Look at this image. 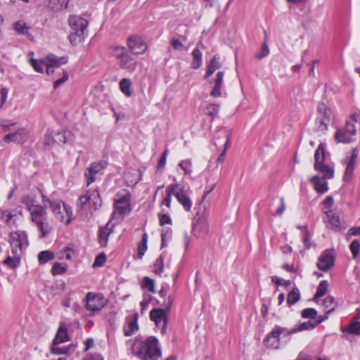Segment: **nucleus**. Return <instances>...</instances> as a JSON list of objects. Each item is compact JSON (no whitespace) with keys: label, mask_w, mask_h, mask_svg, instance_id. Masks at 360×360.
Masks as SVG:
<instances>
[{"label":"nucleus","mask_w":360,"mask_h":360,"mask_svg":"<svg viewBox=\"0 0 360 360\" xmlns=\"http://www.w3.org/2000/svg\"><path fill=\"white\" fill-rule=\"evenodd\" d=\"M21 202L30 212L31 221L36 224L39 230L41 233L40 238H45L52 229L48 222L45 205H39L34 198L30 195H23L21 198Z\"/></svg>","instance_id":"obj_1"},{"label":"nucleus","mask_w":360,"mask_h":360,"mask_svg":"<svg viewBox=\"0 0 360 360\" xmlns=\"http://www.w3.org/2000/svg\"><path fill=\"white\" fill-rule=\"evenodd\" d=\"M324 146L321 143L314 155L315 164L314 169L323 174V177L314 176L310 181L313 183L314 189L319 193H324L328 191V183L326 179H332L334 176V170L332 167L324 164L325 152Z\"/></svg>","instance_id":"obj_2"},{"label":"nucleus","mask_w":360,"mask_h":360,"mask_svg":"<svg viewBox=\"0 0 360 360\" xmlns=\"http://www.w3.org/2000/svg\"><path fill=\"white\" fill-rule=\"evenodd\" d=\"M131 352L141 360H158L161 356L158 340L154 336L144 342L136 338L131 347Z\"/></svg>","instance_id":"obj_3"},{"label":"nucleus","mask_w":360,"mask_h":360,"mask_svg":"<svg viewBox=\"0 0 360 360\" xmlns=\"http://www.w3.org/2000/svg\"><path fill=\"white\" fill-rule=\"evenodd\" d=\"M42 202L45 205V207L50 208L56 218L61 222H65L68 224L72 220V212L71 208L66 204L63 203L61 207L60 201L51 200L44 195H41Z\"/></svg>","instance_id":"obj_4"},{"label":"nucleus","mask_w":360,"mask_h":360,"mask_svg":"<svg viewBox=\"0 0 360 360\" xmlns=\"http://www.w3.org/2000/svg\"><path fill=\"white\" fill-rule=\"evenodd\" d=\"M8 243L11 253L16 254V252L22 253V250L29 245L27 234L24 231H11L8 235Z\"/></svg>","instance_id":"obj_5"},{"label":"nucleus","mask_w":360,"mask_h":360,"mask_svg":"<svg viewBox=\"0 0 360 360\" xmlns=\"http://www.w3.org/2000/svg\"><path fill=\"white\" fill-rule=\"evenodd\" d=\"M288 336V328L276 326L273 330L266 335L264 343L269 349H277L280 346V336Z\"/></svg>","instance_id":"obj_6"},{"label":"nucleus","mask_w":360,"mask_h":360,"mask_svg":"<svg viewBox=\"0 0 360 360\" xmlns=\"http://www.w3.org/2000/svg\"><path fill=\"white\" fill-rule=\"evenodd\" d=\"M172 303V300L169 299V303L167 306V310L161 308L153 309L150 312V318L154 321L158 327L161 328V333L165 334L167 331V310L169 309Z\"/></svg>","instance_id":"obj_7"},{"label":"nucleus","mask_w":360,"mask_h":360,"mask_svg":"<svg viewBox=\"0 0 360 360\" xmlns=\"http://www.w3.org/2000/svg\"><path fill=\"white\" fill-rule=\"evenodd\" d=\"M127 46L132 55H142L148 49L143 39L138 35L129 37L127 39Z\"/></svg>","instance_id":"obj_8"},{"label":"nucleus","mask_w":360,"mask_h":360,"mask_svg":"<svg viewBox=\"0 0 360 360\" xmlns=\"http://www.w3.org/2000/svg\"><path fill=\"white\" fill-rule=\"evenodd\" d=\"M355 134L354 124L350 122H347L343 128L336 131L335 138L338 143H349L353 141V136Z\"/></svg>","instance_id":"obj_9"},{"label":"nucleus","mask_w":360,"mask_h":360,"mask_svg":"<svg viewBox=\"0 0 360 360\" xmlns=\"http://www.w3.org/2000/svg\"><path fill=\"white\" fill-rule=\"evenodd\" d=\"M107 162L99 160L92 162L86 169L84 176L86 178V186H89L95 181V176L107 167Z\"/></svg>","instance_id":"obj_10"},{"label":"nucleus","mask_w":360,"mask_h":360,"mask_svg":"<svg viewBox=\"0 0 360 360\" xmlns=\"http://www.w3.org/2000/svg\"><path fill=\"white\" fill-rule=\"evenodd\" d=\"M171 192H174V196L179 203L183 206L186 212H190L192 207V201L184 190V187L179 184H175V189Z\"/></svg>","instance_id":"obj_11"},{"label":"nucleus","mask_w":360,"mask_h":360,"mask_svg":"<svg viewBox=\"0 0 360 360\" xmlns=\"http://www.w3.org/2000/svg\"><path fill=\"white\" fill-rule=\"evenodd\" d=\"M29 139V131L26 128H20L14 132L5 135L3 140L6 143L13 142L18 144H23Z\"/></svg>","instance_id":"obj_12"},{"label":"nucleus","mask_w":360,"mask_h":360,"mask_svg":"<svg viewBox=\"0 0 360 360\" xmlns=\"http://www.w3.org/2000/svg\"><path fill=\"white\" fill-rule=\"evenodd\" d=\"M86 309L95 312L100 311L104 306L103 298L92 292H88L85 297Z\"/></svg>","instance_id":"obj_13"},{"label":"nucleus","mask_w":360,"mask_h":360,"mask_svg":"<svg viewBox=\"0 0 360 360\" xmlns=\"http://www.w3.org/2000/svg\"><path fill=\"white\" fill-rule=\"evenodd\" d=\"M335 257L330 250H325L319 257L317 267L323 271H328L334 264Z\"/></svg>","instance_id":"obj_14"},{"label":"nucleus","mask_w":360,"mask_h":360,"mask_svg":"<svg viewBox=\"0 0 360 360\" xmlns=\"http://www.w3.org/2000/svg\"><path fill=\"white\" fill-rule=\"evenodd\" d=\"M138 319L137 312H134L126 317L123 328L125 336H131L139 330Z\"/></svg>","instance_id":"obj_15"},{"label":"nucleus","mask_w":360,"mask_h":360,"mask_svg":"<svg viewBox=\"0 0 360 360\" xmlns=\"http://www.w3.org/2000/svg\"><path fill=\"white\" fill-rule=\"evenodd\" d=\"M91 202L95 205V210L98 209V205L100 207V195L98 191H87L85 195L79 197L78 204L82 207Z\"/></svg>","instance_id":"obj_16"},{"label":"nucleus","mask_w":360,"mask_h":360,"mask_svg":"<svg viewBox=\"0 0 360 360\" xmlns=\"http://www.w3.org/2000/svg\"><path fill=\"white\" fill-rule=\"evenodd\" d=\"M68 23L72 32L84 33V30L88 25V21L79 15H70L68 19Z\"/></svg>","instance_id":"obj_17"},{"label":"nucleus","mask_w":360,"mask_h":360,"mask_svg":"<svg viewBox=\"0 0 360 360\" xmlns=\"http://www.w3.org/2000/svg\"><path fill=\"white\" fill-rule=\"evenodd\" d=\"M325 214L326 215V218L324 219V221L327 227L335 231H340L341 226L339 216L332 210L326 211Z\"/></svg>","instance_id":"obj_18"},{"label":"nucleus","mask_w":360,"mask_h":360,"mask_svg":"<svg viewBox=\"0 0 360 360\" xmlns=\"http://www.w3.org/2000/svg\"><path fill=\"white\" fill-rule=\"evenodd\" d=\"M224 77V72L223 71H219L217 72L216 78L213 82L212 89L210 92V96L212 97L219 98L221 96Z\"/></svg>","instance_id":"obj_19"},{"label":"nucleus","mask_w":360,"mask_h":360,"mask_svg":"<svg viewBox=\"0 0 360 360\" xmlns=\"http://www.w3.org/2000/svg\"><path fill=\"white\" fill-rule=\"evenodd\" d=\"M193 232L198 238L205 237L209 232L208 224L205 220L198 219L193 225Z\"/></svg>","instance_id":"obj_20"},{"label":"nucleus","mask_w":360,"mask_h":360,"mask_svg":"<svg viewBox=\"0 0 360 360\" xmlns=\"http://www.w3.org/2000/svg\"><path fill=\"white\" fill-rule=\"evenodd\" d=\"M358 153L356 149H354L347 163V167L345 172V180L349 181L352 176L354 169V165L357 159Z\"/></svg>","instance_id":"obj_21"},{"label":"nucleus","mask_w":360,"mask_h":360,"mask_svg":"<svg viewBox=\"0 0 360 360\" xmlns=\"http://www.w3.org/2000/svg\"><path fill=\"white\" fill-rule=\"evenodd\" d=\"M112 232V226H110V222L105 226L100 227L98 230V242L101 247L107 246L109 236Z\"/></svg>","instance_id":"obj_22"},{"label":"nucleus","mask_w":360,"mask_h":360,"mask_svg":"<svg viewBox=\"0 0 360 360\" xmlns=\"http://www.w3.org/2000/svg\"><path fill=\"white\" fill-rule=\"evenodd\" d=\"M60 344H54V342L52 343V346L51 348V352L54 354L60 355V354H70L72 353L76 346L75 345L70 344L65 347H61L60 346Z\"/></svg>","instance_id":"obj_23"},{"label":"nucleus","mask_w":360,"mask_h":360,"mask_svg":"<svg viewBox=\"0 0 360 360\" xmlns=\"http://www.w3.org/2000/svg\"><path fill=\"white\" fill-rule=\"evenodd\" d=\"M22 253L16 252L15 253H11L3 261V264L7 266L10 269H15L19 266L21 259Z\"/></svg>","instance_id":"obj_24"},{"label":"nucleus","mask_w":360,"mask_h":360,"mask_svg":"<svg viewBox=\"0 0 360 360\" xmlns=\"http://www.w3.org/2000/svg\"><path fill=\"white\" fill-rule=\"evenodd\" d=\"M16 212L17 210H1L0 211V219L4 220L5 223L9 226H13L15 225L16 220Z\"/></svg>","instance_id":"obj_25"},{"label":"nucleus","mask_w":360,"mask_h":360,"mask_svg":"<svg viewBox=\"0 0 360 360\" xmlns=\"http://www.w3.org/2000/svg\"><path fill=\"white\" fill-rule=\"evenodd\" d=\"M49 64H46L45 67L46 68L47 74H50V72H53L51 68L53 67H59L62 64H65L68 62V57H61L57 58L54 56H50L48 58Z\"/></svg>","instance_id":"obj_26"},{"label":"nucleus","mask_w":360,"mask_h":360,"mask_svg":"<svg viewBox=\"0 0 360 360\" xmlns=\"http://www.w3.org/2000/svg\"><path fill=\"white\" fill-rule=\"evenodd\" d=\"M132 54L127 56V57L119 63L120 68L127 70V71L132 72L136 69V61L132 57Z\"/></svg>","instance_id":"obj_27"},{"label":"nucleus","mask_w":360,"mask_h":360,"mask_svg":"<svg viewBox=\"0 0 360 360\" xmlns=\"http://www.w3.org/2000/svg\"><path fill=\"white\" fill-rule=\"evenodd\" d=\"M68 340V329L64 323H60L53 342L54 344H61Z\"/></svg>","instance_id":"obj_28"},{"label":"nucleus","mask_w":360,"mask_h":360,"mask_svg":"<svg viewBox=\"0 0 360 360\" xmlns=\"http://www.w3.org/2000/svg\"><path fill=\"white\" fill-rule=\"evenodd\" d=\"M129 51V50L124 46H115L112 48V55L120 63L127 56L131 54Z\"/></svg>","instance_id":"obj_29"},{"label":"nucleus","mask_w":360,"mask_h":360,"mask_svg":"<svg viewBox=\"0 0 360 360\" xmlns=\"http://www.w3.org/2000/svg\"><path fill=\"white\" fill-rule=\"evenodd\" d=\"M220 58L218 55H214L207 65V71L205 75L207 79L210 77L217 70L221 68Z\"/></svg>","instance_id":"obj_30"},{"label":"nucleus","mask_w":360,"mask_h":360,"mask_svg":"<svg viewBox=\"0 0 360 360\" xmlns=\"http://www.w3.org/2000/svg\"><path fill=\"white\" fill-rule=\"evenodd\" d=\"M52 134L53 141L58 145L67 143L72 136L69 131H52Z\"/></svg>","instance_id":"obj_31"},{"label":"nucleus","mask_w":360,"mask_h":360,"mask_svg":"<svg viewBox=\"0 0 360 360\" xmlns=\"http://www.w3.org/2000/svg\"><path fill=\"white\" fill-rule=\"evenodd\" d=\"M316 328V324L314 321L309 320L303 323H300L297 326L288 329L289 335L295 333L298 331H302L306 330H311Z\"/></svg>","instance_id":"obj_32"},{"label":"nucleus","mask_w":360,"mask_h":360,"mask_svg":"<svg viewBox=\"0 0 360 360\" xmlns=\"http://www.w3.org/2000/svg\"><path fill=\"white\" fill-rule=\"evenodd\" d=\"M120 91L127 96L130 97L132 95L131 90V81L128 78H123L120 80Z\"/></svg>","instance_id":"obj_33"},{"label":"nucleus","mask_w":360,"mask_h":360,"mask_svg":"<svg viewBox=\"0 0 360 360\" xmlns=\"http://www.w3.org/2000/svg\"><path fill=\"white\" fill-rule=\"evenodd\" d=\"M130 212L131 204L114 202V214H118L120 216H124Z\"/></svg>","instance_id":"obj_34"},{"label":"nucleus","mask_w":360,"mask_h":360,"mask_svg":"<svg viewBox=\"0 0 360 360\" xmlns=\"http://www.w3.org/2000/svg\"><path fill=\"white\" fill-rule=\"evenodd\" d=\"M337 305V302L332 296H328L323 301V307L326 311V314H329L331 311H334Z\"/></svg>","instance_id":"obj_35"},{"label":"nucleus","mask_w":360,"mask_h":360,"mask_svg":"<svg viewBox=\"0 0 360 360\" xmlns=\"http://www.w3.org/2000/svg\"><path fill=\"white\" fill-rule=\"evenodd\" d=\"M191 54L193 57L191 67L195 70L198 69L202 64V53L198 48H196L193 50Z\"/></svg>","instance_id":"obj_36"},{"label":"nucleus","mask_w":360,"mask_h":360,"mask_svg":"<svg viewBox=\"0 0 360 360\" xmlns=\"http://www.w3.org/2000/svg\"><path fill=\"white\" fill-rule=\"evenodd\" d=\"M14 28L20 34L25 35L28 39H32V36L29 32L30 27L22 20L18 21L14 24Z\"/></svg>","instance_id":"obj_37"},{"label":"nucleus","mask_w":360,"mask_h":360,"mask_svg":"<svg viewBox=\"0 0 360 360\" xmlns=\"http://www.w3.org/2000/svg\"><path fill=\"white\" fill-rule=\"evenodd\" d=\"M172 188L174 190L175 189V184H170L167 186L165 196L164 197L160 205L161 206L165 205L167 208H170L172 195H174V192H171Z\"/></svg>","instance_id":"obj_38"},{"label":"nucleus","mask_w":360,"mask_h":360,"mask_svg":"<svg viewBox=\"0 0 360 360\" xmlns=\"http://www.w3.org/2000/svg\"><path fill=\"white\" fill-rule=\"evenodd\" d=\"M131 200V195L129 191L126 190H122V191L119 192L115 198V202H118V203H125V205L130 204Z\"/></svg>","instance_id":"obj_39"},{"label":"nucleus","mask_w":360,"mask_h":360,"mask_svg":"<svg viewBox=\"0 0 360 360\" xmlns=\"http://www.w3.org/2000/svg\"><path fill=\"white\" fill-rule=\"evenodd\" d=\"M342 331L344 333L360 335V321L350 323Z\"/></svg>","instance_id":"obj_40"},{"label":"nucleus","mask_w":360,"mask_h":360,"mask_svg":"<svg viewBox=\"0 0 360 360\" xmlns=\"http://www.w3.org/2000/svg\"><path fill=\"white\" fill-rule=\"evenodd\" d=\"M330 120L327 119V117H317L316 118V125L317 127V131L321 132H326L328 130V126L330 124Z\"/></svg>","instance_id":"obj_41"},{"label":"nucleus","mask_w":360,"mask_h":360,"mask_svg":"<svg viewBox=\"0 0 360 360\" xmlns=\"http://www.w3.org/2000/svg\"><path fill=\"white\" fill-rule=\"evenodd\" d=\"M328 283L326 281H322L320 282L316 292L314 295V300L316 301V300L321 297H323L328 291Z\"/></svg>","instance_id":"obj_42"},{"label":"nucleus","mask_w":360,"mask_h":360,"mask_svg":"<svg viewBox=\"0 0 360 360\" xmlns=\"http://www.w3.org/2000/svg\"><path fill=\"white\" fill-rule=\"evenodd\" d=\"M331 112L330 110L323 103H319L318 105V114L317 117H327L330 120Z\"/></svg>","instance_id":"obj_43"},{"label":"nucleus","mask_w":360,"mask_h":360,"mask_svg":"<svg viewBox=\"0 0 360 360\" xmlns=\"http://www.w3.org/2000/svg\"><path fill=\"white\" fill-rule=\"evenodd\" d=\"M300 298V290L298 288H293L288 295L287 302L288 305H292Z\"/></svg>","instance_id":"obj_44"},{"label":"nucleus","mask_w":360,"mask_h":360,"mask_svg":"<svg viewBox=\"0 0 360 360\" xmlns=\"http://www.w3.org/2000/svg\"><path fill=\"white\" fill-rule=\"evenodd\" d=\"M69 39L72 45L79 44L84 39V33H82L81 31L80 32H72L69 36Z\"/></svg>","instance_id":"obj_45"},{"label":"nucleus","mask_w":360,"mask_h":360,"mask_svg":"<svg viewBox=\"0 0 360 360\" xmlns=\"http://www.w3.org/2000/svg\"><path fill=\"white\" fill-rule=\"evenodd\" d=\"M148 238V236L146 233L143 234L141 242L139 244L138 246V255L139 258H141L144 255L147 250Z\"/></svg>","instance_id":"obj_46"},{"label":"nucleus","mask_w":360,"mask_h":360,"mask_svg":"<svg viewBox=\"0 0 360 360\" xmlns=\"http://www.w3.org/2000/svg\"><path fill=\"white\" fill-rule=\"evenodd\" d=\"M54 258V255L50 251H42L38 255V260L40 264H45L47 262L52 260Z\"/></svg>","instance_id":"obj_47"},{"label":"nucleus","mask_w":360,"mask_h":360,"mask_svg":"<svg viewBox=\"0 0 360 360\" xmlns=\"http://www.w3.org/2000/svg\"><path fill=\"white\" fill-rule=\"evenodd\" d=\"M67 270V266L65 264L56 262L51 269V273L53 275H60L65 273Z\"/></svg>","instance_id":"obj_48"},{"label":"nucleus","mask_w":360,"mask_h":360,"mask_svg":"<svg viewBox=\"0 0 360 360\" xmlns=\"http://www.w3.org/2000/svg\"><path fill=\"white\" fill-rule=\"evenodd\" d=\"M142 288L147 289L150 293L155 292V281L149 277H145L142 283Z\"/></svg>","instance_id":"obj_49"},{"label":"nucleus","mask_w":360,"mask_h":360,"mask_svg":"<svg viewBox=\"0 0 360 360\" xmlns=\"http://www.w3.org/2000/svg\"><path fill=\"white\" fill-rule=\"evenodd\" d=\"M30 65L34 68V70L37 72H43L44 68L46 63H44L42 60H37L32 58H30Z\"/></svg>","instance_id":"obj_50"},{"label":"nucleus","mask_w":360,"mask_h":360,"mask_svg":"<svg viewBox=\"0 0 360 360\" xmlns=\"http://www.w3.org/2000/svg\"><path fill=\"white\" fill-rule=\"evenodd\" d=\"M219 109V105L217 104H209L205 110V113L210 115L212 118V120H214L215 116L218 114Z\"/></svg>","instance_id":"obj_51"},{"label":"nucleus","mask_w":360,"mask_h":360,"mask_svg":"<svg viewBox=\"0 0 360 360\" xmlns=\"http://www.w3.org/2000/svg\"><path fill=\"white\" fill-rule=\"evenodd\" d=\"M179 166L184 170V174H190L192 172V161L191 159L182 160Z\"/></svg>","instance_id":"obj_52"},{"label":"nucleus","mask_w":360,"mask_h":360,"mask_svg":"<svg viewBox=\"0 0 360 360\" xmlns=\"http://www.w3.org/2000/svg\"><path fill=\"white\" fill-rule=\"evenodd\" d=\"M163 269H164V260H163V258L162 256H160L155 264H154V273L158 274V275H161L162 273L163 272Z\"/></svg>","instance_id":"obj_53"},{"label":"nucleus","mask_w":360,"mask_h":360,"mask_svg":"<svg viewBox=\"0 0 360 360\" xmlns=\"http://www.w3.org/2000/svg\"><path fill=\"white\" fill-rule=\"evenodd\" d=\"M349 249L352 254L353 258L358 257L360 251V243L358 240H354L349 245Z\"/></svg>","instance_id":"obj_54"},{"label":"nucleus","mask_w":360,"mask_h":360,"mask_svg":"<svg viewBox=\"0 0 360 360\" xmlns=\"http://www.w3.org/2000/svg\"><path fill=\"white\" fill-rule=\"evenodd\" d=\"M317 315V311L314 308H307L302 310V317L304 319H314Z\"/></svg>","instance_id":"obj_55"},{"label":"nucleus","mask_w":360,"mask_h":360,"mask_svg":"<svg viewBox=\"0 0 360 360\" xmlns=\"http://www.w3.org/2000/svg\"><path fill=\"white\" fill-rule=\"evenodd\" d=\"M106 262V256L104 253H101L96 257L94 262V267L102 266Z\"/></svg>","instance_id":"obj_56"},{"label":"nucleus","mask_w":360,"mask_h":360,"mask_svg":"<svg viewBox=\"0 0 360 360\" xmlns=\"http://www.w3.org/2000/svg\"><path fill=\"white\" fill-rule=\"evenodd\" d=\"M269 53V49L266 41H264L259 53L256 56L257 58L262 59Z\"/></svg>","instance_id":"obj_57"},{"label":"nucleus","mask_w":360,"mask_h":360,"mask_svg":"<svg viewBox=\"0 0 360 360\" xmlns=\"http://www.w3.org/2000/svg\"><path fill=\"white\" fill-rule=\"evenodd\" d=\"M311 237L310 234L307 229V227H304V236L302 238L303 243L304 244L306 248H310L311 246V243L310 242Z\"/></svg>","instance_id":"obj_58"},{"label":"nucleus","mask_w":360,"mask_h":360,"mask_svg":"<svg viewBox=\"0 0 360 360\" xmlns=\"http://www.w3.org/2000/svg\"><path fill=\"white\" fill-rule=\"evenodd\" d=\"M171 46L173 49L181 51L184 49V45L183 43L178 39H172L171 40Z\"/></svg>","instance_id":"obj_59"},{"label":"nucleus","mask_w":360,"mask_h":360,"mask_svg":"<svg viewBox=\"0 0 360 360\" xmlns=\"http://www.w3.org/2000/svg\"><path fill=\"white\" fill-rule=\"evenodd\" d=\"M159 220L160 225L170 224L172 220L167 214H159Z\"/></svg>","instance_id":"obj_60"},{"label":"nucleus","mask_w":360,"mask_h":360,"mask_svg":"<svg viewBox=\"0 0 360 360\" xmlns=\"http://www.w3.org/2000/svg\"><path fill=\"white\" fill-rule=\"evenodd\" d=\"M68 79V74L67 72H63V76L61 79L56 80L53 83V88L56 89L62 84L65 82Z\"/></svg>","instance_id":"obj_61"},{"label":"nucleus","mask_w":360,"mask_h":360,"mask_svg":"<svg viewBox=\"0 0 360 360\" xmlns=\"http://www.w3.org/2000/svg\"><path fill=\"white\" fill-rule=\"evenodd\" d=\"M167 154H168V150H165L164 151V153L162 154V156L160 158L158 163V169L165 167V164H166Z\"/></svg>","instance_id":"obj_62"},{"label":"nucleus","mask_w":360,"mask_h":360,"mask_svg":"<svg viewBox=\"0 0 360 360\" xmlns=\"http://www.w3.org/2000/svg\"><path fill=\"white\" fill-rule=\"evenodd\" d=\"M8 91L6 88H2L0 90L1 103L0 108H1L6 101Z\"/></svg>","instance_id":"obj_63"},{"label":"nucleus","mask_w":360,"mask_h":360,"mask_svg":"<svg viewBox=\"0 0 360 360\" xmlns=\"http://www.w3.org/2000/svg\"><path fill=\"white\" fill-rule=\"evenodd\" d=\"M150 295H146L144 294V298L141 302V311H143L148 305L150 301Z\"/></svg>","instance_id":"obj_64"}]
</instances>
